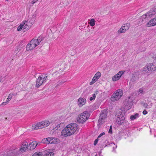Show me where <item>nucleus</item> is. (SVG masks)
I'll list each match as a JSON object with an SVG mask.
<instances>
[{"instance_id": "nucleus-44", "label": "nucleus", "mask_w": 156, "mask_h": 156, "mask_svg": "<svg viewBox=\"0 0 156 156\" xmlns=\"http://www.w3.org/2000/svg\"><path fill=\"white\" fill-rule=\"evenodd\" d=\"M112 144V145H114L115 146V148H116L117 147V146L116 145H115V144H114V143H113Z\"/></svg>"}, {"instance_id": "nucleus-39", "label": "nucleus", "mask_w": 156, "mask_h": 156, "mask_svg": "<svg viewBox=\"0 0 156 156\" xmlns=\"http://www.w3.org/2000/svg\"><path fill=\"white\" fill-rule=\"evenodd\" d=\"M108 133H109L111 134L112 133V128L111 126H110V129L108 131Z\"/></svg>"}, {"instance_id": "nucleus-19", "label": "nucleus", "mask_w": 156, "mask_h": 156, "mask_svg": "<svg viewBox=\"0 0 156 156\" xmlns=\"http://www.w3.org/2000/svg\"><path fill=\"white\" fill-rule=\"evenodd\" d=\"M54 154L53 152L50 151V150L47 151L45 152V154L44 156H53Z\"/></svg>"}, {"instance_id": "nucleus-7", "label": "nucleus", "mask_w": 156, "mask_h": 156, "mask_svg": "<svg viewBox=\"0 0 156 156\" xmlns=\"http://www.w3.org/2000/svg\"><path fill=\"white\" fill-rule=\"evenodd\" d=\"M47 76L41 75L40 76L37 78L36 84V86L37 88L39 87L43 84L46 82Z\"/></svg>"}, {"instance_id": "nucleus-46", "label": "nucleus", "mask_w": 156, "mask_h": 156, "mask_svg": "<svg viewBox=\"0 0 156 156\" xmlns=\"http://www.w3.org/2000/svg\"><path fill=\"white\" fill-rule=\"evenodd\" d=\"M37 143H38V145H39L40 144L41 142H39Z\"/></svg>"}, {"instance_id": "nucleus-43", "label": "nucleus", "mask_w": 156, "mask_h": 156, "mask_svg": "<svg viewBox=\"0 0 156 156\" xmlns=\"http://www.w3.org/2000/svg\"><path fill=\"white\" fill-rule=\"evenodd\" d=\"M37 0H33L31 2L32 4H34L37 1Z\"/></svg>"}, {"instance_id": "nucleus-40", "label": "nucleus", "mask_w": 156, "mask_h": 156, "mask_svg": "<svg viewBox=\"0 0 156 156\" xmlns=\"http://www.w3.org/2000/svg\"><path fill=\"white\" fill-rule=\"evenodd\" d=\"M98 139H96L94 141V145H96L97 143H98Z\"/></svg>"}, {"instance_id": "nucleus-34", "label": "nucleus", "mask_w": 156, "mask_h": 156, "mask_svg": "<svg viewBox=\"0 0 156 156\" xmlns=\"http://www.w3.org/2000/svg\"><path fill=\"white\" fill-rule=\"evenodd\" d=\"M23 24H20L17 28V30L18 31H20L23 28Z\"/></svg>"}, {"instance_id": "nucleus-45", "label": "nucleus", "mask_w": 156, "mask_h": 156, "mask_svg": "<svg viewBox=\"0 0 156 156\" xmlns=\"http://www.w3.org/2000/svg\"><path fill=\"white\" fill-rule=\"evenodd\" d=\"M22 43H23V42H21L20 43V45H21V44H22V45H23V44H22Z\"/></svg>"}, {"instance_id": "nucleus-30", "label": "nucleus", "mask_w": 156, "mask_h": 156, "mask_svg": "<svg viewBox=\"0 0 156 156\" xmlns=\"http://www.w3.org/2000/svg\"><path fill=\"white\" fill-rule=\"evenodd\" d=\"M101 75V73L99 72H98L95 75L94 77H96L97 79H99Z\"/></svg>"}, {"instance_id": "nucleus-31", "label": "nucleus", "mask_w": 156, "mask_h": 156, "mask_svg": "<svg viewBox=\"0 0 156 156\" xmlns=\"http://www.w3.org/2000/svg\"><path fill=\"white\" fill-rule=\"evenodd\" d=\"M52 141L51 142L53 143V144H55L57 142L58 143L59 141V140L58 139L54 137H52Z\"/></svg>"}, {"instance_id": "nucleus-15", "label": "nucleus", "mask_w": 156, "mask_h": 156, "mask_svg": "<svg viewBox=\"0 0 156 156\" xmlns=\"http://www.w3.org/2000/svg\"><path fill=\"white\" fill-rule=\"evenodd\" d=\"M86 102V99L82 98H80L78 101V104L80 107H82L84 105Z\"/></svg>"}, {"instance_id": "nucleus-5", "label": "nucleus", "mask_w": 156, "mask_h": 156, "mask_svg": "<svg viewBox=\"0 0 156 156\" xmlns=\"http://www.w3.org/2000/svg\"><path fill=\"white\" fill-rule=\"evenodd\" d=\"M123 95V91L121 89L116 90L112 95L111 100L112 101H115L119 100Z\"/></svg>"}, {"instance_id": "nucleus-33", "label": "nucleus", "mask_w": 156, "mask_h": 156, "mask_svg": "<svg viewBox=\"0 0 156 156\" xmlns=\"http://www.w3.org/2000/svg\"><path fill=\"white\" fill-rule=\"evenodd\" d=\"M61 129V125L58 124V125L56 127H55L54 128V131H55L57 130H60Z\"/></svg>"}, {"instance_id": "nucleus-8", "label": "nucleus", "mask_w": 156, "mask_h": 156, "mask_svg": "<svg viewBox=\"0 0 156 156\" xmlns=\"http://www.w3.org/2000/svg\"><path fill=\"white\" fill-rule=\"evenodd\" d=\"M133 101L132 98L130 97H128V100H126L125 103V108L126 109L129 110L131 108L133 105Z\"/></svg>"}, {"instance_id": "nucleus-41", "label": "nucleus", "mask_w": 156, "mask_h": 156, "mask_svg": "<svg viewBox=\"0 0 156 156\" xmlns=\"http://www.w3.org/2000/svg\"><path fill=\"white\" fill-rule=\"evenodd\" d=\"M49 138H50V139L49 140V142H50L49 144H53V143L51 142L52 141V137H49Z\"/></svg>"}, {"instance_id": "nucleus-1", "label": "nucleus", "mask_w": 156, "mask_h": 156, "mask_svg": "<svg viewBox=\"0 0 156 156\" xmlns=\"http://www.w3.org/2000/svg\"><path fill=\"white\" fill-rule=\"evenodd\" d=\"M78 126L76 123H71L64 127L61 132V135L64 136H70L76 133Z\"/></svg>"}, {"instance_id": "nucleus-37", "label": "nucleus", "mask_w": 156, "mask_h": 156, "mask_svg": "<svg viewBox=\"0 0 156 156\" xmlns=\"http://www.w3.org/2000/svg\"><path fill=\"white\" fill-rule=\"evenodd\" d=\"M9 102V101H8L7 100L6 101H5V102H2V104L1 105H2V106H4V105H6V104H7V103H8Z\"/></svg>"}, {"instance_id": "nucleus-23", "label": "nucleus", "mask_w": 156, "mask_h": 156, "mask_svg": "<svg viewBox=\"0 0 156 156\" xmlns=\"http://www.w3.org/2000/svg\"><path fill=\"white\" fill-rule=\"evenodd\" d=\"M152 71V70H151V69H145V70H143V73L148 75V73H150V72H151Z\"/></svg>"}, {"instance_id": "nucleus-17", "label": "nucleus", "mask_w": 156, "mask_h": 156, "mask_svg": "<svg viewBox=\"0 0 156 156\" xmlns=\"http://www.w3.org/2000/svg\"><path fill=\"white\" fill-rule=\"evenodd\" d=\"M148 18L146 14H144L141 17L140 19V21H141V23L145 22L147 20Z\"/></svg>"}, {"instance_id": "nucleus-11", "label": "nucleus", "mask_w": 156, "mask_h": 156, "mask_svg": "<svg viewBox=\"0 0 156 156\" xmlns=\"http://www.w3.org/2000/svg\"><path fill=\"white\" fill-rule=\"evenodd\" d=\"M28 147V143L26 141H24L22 143L20 150L21 152H24L27 150Z\"/></svg>"}, {"instance_id": "nucleus-38", "label": "nucleus", "mask_w": 156, "mask_h": 156, "mask_svg": "<svg viewBox=\"0 0 156 156\" xmlns=\"http://www.w3.org/2000/svg\"><path fill=\"white\" fill-rule=\"evenodd\" d=\"M105 134V133L104 132H103L101 133L98 136V138H100L101 136H102L103 135H104Z\"/></svg>"}, {"instance_id": "nucleus-42", "label": "nucleus", "mask_w": 156, "mask_h": 156, "mask_svg": "<svg viewBox=\"0 0 156 156\" xmlns=\"http://www.w3.org/2000/svg\"><path fill=\"white\" fill-rule=\"evenodd\" d=\"M143 113L144 115H145L147 113V111L144 110L143 111Z\"/></svg>"}, {"instance_id": "nucleus-48", "label": "nucleus", "mask_w": 156, "mask_h": 156, "mask_svg": "<svg viewBox=\"0 0 156 156\" xmlns=\"http://www.w3.org/2000/svg\"><path fill=\"white\" fill-rule=\"evenodd\" d=\"M24 45H23L22 47H24Z\"/></svg>"}, {"instance_id": "nucleus-20", "label": "nucleus", "mask_w": 156, "mask_h": 156, "mask_svg": "<svg viewBox=\"0 0 156 156\" xmlns=\"http://www.w3.org/2000/svg\"><path fill=\"white\" fill-rule=\"evenodd\" d=\"M49 139H50V138H49V137L44 138L42 140V142L44 144H49L50 143V142H49Z\"/></svg>"}, {"instance_id": "nucleus-22", "label": "nucleus", "mask_w": 156, "mask_h": 156, "mask_svg": "<svg viewBox=\"0 0 156 156\" xmlns=\"http://www.w3.org/2000/svg\"><path fill=\"white\" fill-rule=\"evenodd\" d=\"M98 93V91H97L95 92L92 95V96L90 98V101H92L93 100H94L96 98V95Z\"/></svg>"}, {"instance_id": "nucleus-10", "label": "nucleus", "mask_w": 156, "mask_h": 156, "mask_svg": "<svg viewBox=\"0 0 156 156\" xmlns=\"http://www.w3.org/2000/svg\"><path fill=\"white\" fill-rule=\"evenodd\" d=\"M156 13V7L151 8L150 10L147 12L145 14L147 17L151 18L153 17Z\"/></svg>"}, {"instance_id": "nucleus-28", "label": "nucleus", "mask_w": 156, "mask_h": 156, "mask_svg": "<svg viewBox=\"0 0 156 156\" xmlns=\"http://www.w3.org/2000/svg\"><path fill=\"white\" fill-rule=\"evenodd\" d=\"M32 156H42V154L41 152H37L34 154Z\"/></svg>"}, {"instance_id": "nucleus-6", "label": "nucleus", "mask_w": 156, "mask_h": 156, "mask_svg": "<svg viewBox=\"0 0 156 156\" xmlns=\"http://www.w3.org/2000/svg\"><path fill=\"white\" fill-rule=\"evenodd\" d=\"M89 116V113L87 112H84L77 118V120L78 122L83 123L87 120Z\"/></svg>"}, {"instance_id": "nucleus-47", "label": "nucleus", "mask_w": 156, "mask_h": 156, "mask_svg": "<svg viewBox=\"0 0 156 156\" xmlns=\"http://www.w3.org/2000/svg\"><path fill=\"white\" fill-rule=\"evenodd\" d=\"M1 79H0V82H1Z\"/></svg>"}, {"instance_id": "nucleus-2", "label": "nucleus", "mask_w": 156, "mask_h": 156, "mask_svg": "<svg viewBox=\"0 0 156 156\" xmlns=\"http://www.w3.org/2000/svg\"><path fill=\"white\" fill-rule=\"evenodd\" d=\"M43 39L41 37H38L37 39H34L32 40L26 46V50L31 51L38 45Z\"/></svg>"}, {"instance_id": "nucleus-25", "label": "nucleus", "mask_w": 156, "mask_h": 156, "mask_svg": "<svg viewBox=\"0 0 156 156\" xmlns=\"http://www.w3.org/2000/svg\"><path fill=\"white\" fill-rule=\"evenodd\" d=\"M123 26L125 28V29H126V30H128L130 27V24L129 23H126L123 24Z\"/></svg>"}, {"instance_id": "nucleus-24", "label": "nucleus", "mask_w": 156, "mask_h": 156, "mask_svg": "<svg viewBox=\"0 0 156 156\" xmlns=\"http://www.w3.org/2000/svg\"><path fill=\"white\" fill-rule=\"evenodd\" d=\"M139 117V114L138 113L134 115H132L130 116V119L131 120H133L134 119L138 118Z\"/></svg>"}, {"instance_id": "nucleus-32", "label": "nucleus", "mask_w": 156, "mask_h": 156, "mask_svg": "<svg viewBox=\"0 0 156 156\" xmlns=\"http://www.w3.org/2000/svg\"><path fill=\"white\" fill-rule=\"evenodd\" d=\"M151 104H152L151 103L150 105L148 106L147 104L144 103L143 104V105L144 107H145L146 108H151Z\"/></svg>"}, {"instance_id": "nucleus-49", "label": "nucleus", "mask_w": 156, "mask_h": 156, "mask_svg": "<svg viewBox=\"0 0 156 156\" xmlns=\"http://www.w3.org/2000/svg\"><path fill=\"white\" fill-rule=\"evenodd\" d=\"M38 0H37V1H38Z\"/></svg>"}, {"instance_id": "nucleus-21", "label": "nucleus", "mask_w": 156, "mask_h": 156, "mask_svg": "<svg viewBox=\"0 0 156 156\" xmlns=\"http://www.w3.org/2000/svg\"><path fill=\"white\" fill-rule=\"evenodd\" d=\"M126 29L122 25V27L119 29L118 32V33H124L126 31Z\"/></svg>"}, {"instance_id": "nucleus-36", "label": "nucleus", "mask_w": 156, "mask_h": 156, "mask_svg": "<svg viewBox=\"0 0 156 156\" xmlns=\"http://www.w3.org/2000/svg\"><path fill=\"white\" fill-rule=\"evenodd\" d=\"M13 95V94H9V95L8 96V98H7V100L8 101H10L12 97V96Z\"/></svg>"}, {"instance_id": "nucleus-12", "label": "nucleus", "mask_w": 156, "mask_h": 156, "mask_svg": "<svg viewBox=\"0 0 156 156\" xmlns=\"http://www.w3.org/2000/svg\"><path fill=\"white\" fill-rule=\"evenodd\" d=\"M156 25V17L150 20L146 24V27H150Z\"/></svg>"}, {"instance_id": "nucleus-29", "label": "nucleus", "mask_w": 156, "mask_h": 156, "mask_svg": "<svg viewBox=\"0 0 156 156\" xmlns=\"http://www.w3.org/2000/svg\"><path fill=\"white\" fill-rule=\"evenodd\" d=\"M155 68V66L153 64L150 63L147 64V68Z\"/></svg>"}, {"instance_id": "nucleus-35", "label": "nucleus", "mask_w": 156, "mask_h": 156, "mask_svg": "<svg viewBox=\"0 0 156 156\" xmlns=\"http://www.w3.org/2000/svg\"><path fill=\"white\" fill-rule=\"evenodd\" d=\"M138 94H143L144 93V91H143V89L142 88H140L138 91Z\"/></svg>"}, {"instance_id": "nucleus-13", "label": "nucleus", "mask_w": 156, "mask_h": 156, "mask_svg": "<svg viewBox=\"0 0 156 156\" xmlns=\"http://www.w3.org/2000/svg\"><path fill=\"white\" fill-rule=\"evenodd\" d=\"M124 72L122 71H119L118 73L115 75L112 78V80L114 81H116L119 80L122 74Z\"/></svg>"}, {"instance_id": "nucleus-18", "label": "nucleus", "mask_w": 156, "mask_h": 156, "mask_svg": "<svg viewBox=\"0 0 156 156\" xmlns=\"http://www.w3.org/2000/svg\"><path fill=\"white\" fill-rule=\"evenodd\" d=\"M23 30L24 31H25L28 30L29 28L31 27V26H29L28 25V24L27 22L26 23H23Z\"/></svg>"}, {"instance_id": "nucleus-26", "label": "nucleus", "mask_w": 156, "mask_h": 156, "mask_svg": "<svg viewBox=\"0 0 156 156\" xmlns=\"http://www.w3.org/2000/svg\"><path fill=\"white\" fill-rule=\"evenodd\" d=\"M95 20L94 19H91L89 23V24L92 27H93L95 25Z\"/></svg>"}, {"instance_id": "nucleus-4", "label": "nucleus", "mask_w": 156, "mask_h": 156, "mask_svg": "<svg viewBox=\"0 0 156 156\" xmlns=\"http://www.w3.org/2000/svg\"><path fill=\"white\" fill-rule=\"evenodd\" d=\"M124 114L125 111L121 109H120L117 113L116 117V121L118 124L121 125L125 121Z\"/></svg>"}, {"instance_id": "nucleus-14", "label": "nucleus", "mask_w": 156, "mask_h": 156, "mask_svg": "<svg viewBox=\"0 0 156 156\" xmlns=\"http://www.w3.org/2000/svg\"><path fill=\"white\" fill-rule=\"evenodd\" d=\"M35 20L34 15L32 16L31 18H29L26 21L27 23L28 24L29 26H31L34 23Z\"/></svg>"}, {"instance_id": "nucleus-3", "label": "nucleus", "mask_w": 156, "mask_h": 156, "mask_svg": "<svg viewBox=\"0 0 156 156\" xmlns=\"http://www.w3.org/2000/svg\"><path fill=\"white\" fill-rule=\"evenodd\" d=\"M51 122L48 120L41 121L33 124L32 127L33 130H37L46 127L50 124Z\"/></svg>"}, {"instance_id": "nucleus-27", "label": "nucleus", "mask_w": 156, "mask_h": 156, "mask_svg": "<svg viewBox=\"0 0 156 156\" xmlns=\"http://www.w3.org/2000/svg\"><path fill=\"white\" fill-rule=\"evenodd\" d=\"M98 80V79H97L96 77H94L92 80L91 82L90 83V85H92L93 84H94V83L96 82Z\"/></svg>"}, {"instance_id": "nucleus-9", "label": "nucleus", "mask_w": 156, "mask_h": 156, "mask_svg": "<svg viewBox=\"0 0 156 156\" xmlns=\"http://www.w3.org/2000/svg\"><path fill=\"white\" fill-rule=\"evenodd\" d=\"M107 116V113L105 111H103L101 114L99 119L98 120V123L99 124H101L105 121V119Z\"/></svg>"}, {"instance_id": "nucleus-16", "label": "nucleus", "mask_w": 156, "mask_h": 156, "mask_svg": "<svg viewBox=\"0 0 156 156\" xmlns=\"http://www.w3.org/2000/svg\"><path fill=\"white\" fill-rule=\"evenodd\" d=\"M37 145H38V143H37L35 141L30 143L29 144L30 150L34 149Z\"/></svg>"}]
</instances>
